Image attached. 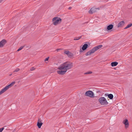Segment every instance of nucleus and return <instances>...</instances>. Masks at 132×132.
<instances>
[{"instance_id":"nucleus-1","label":"nucleus","mask_w":132,"mask_h":132,"mask_svg":"<svg viewBox=\"0 0 132 132\" xmlns=\"http://www.w3.org/2000/svg\"><path fill=\"white\" fill-rule=\"evenodd\" d=\"M73 67L72 63L69 61H66L60 65L58 69L60 70H65L67 71L71 69Z\"/></svg>"},{"instance_id":"nucleus-2","label":"nucleus","mask_w":132,"mask_h":132,"mask_svg":"<svg viewBox=\"0 0 132 132\" xmlns=\"http://www.w3.org/2000/svg\"><path fill=\"white\" fill-rule=\"evenodd\" d=\"M98 101L102 105H107L108 103L106 99L104 97L100 98L98 99Z\"/></svg>"},{"instance_id":"nucleus-3","label":"nucleus","mask_w":132,"mask_h":132,"mask_svg":"<svg viewBox=\"0 0 132 132\" xmlns=\"http://www.w3.org/2000/svg\"><path fill=\"white\" fill-rule=\"evenodd\" d=\"M52 21L53 24L56 25L61 22V19L60 18L55 17L53 18Z\"/></svg>"},{"instance_id":"nucleus-4","label":"nucleus","mask_w":132,"mask_h":132,"mask_svg":"<svg viewBox=\"0 0 132 132\" xmlns=\"http://www.w3.org/2000/svg\"><path fill=\"white\" fill-rule=\"evenodd\" d=\"M85 95L86 96L90 97H94V93L93 92L90 90H89L85 93Z\"/></svg>"},{"instance_id":"nucleus-5","label":"nucleus","mask_w":132,"mask_h":132,"mask_svg":"<svg viewBox=\"0 0 132 132\" xmlns=\"http://www.w3.org/2000/svg\"><path fill=\"white\" fill-rule=\"evenodd\" d=\"M122 123L125 125V127L126 128H127L128 127L129 124L127 119H125L122 122Z\"/></svg>"},{"instance_id":"nucleus-6","label":"nucleus","mask_w":132,"mask_h":132,"mask_svg":"<svg viewBox=\"0 0 132 132\" xmlns=\"http://www.w3.org/2000/svg\"><path fill=\"white\" fill-rule=\"evenodd\" d=\"M88 46V45L87 44H84L83 46H82V49H80V52H82L83 51H84L85 50Z\"/></svg>"},{"instance_id":"nucleus-7","label":"nucleus","mask_w":132,"mask_h":132,"mask_svg":"<svg viewBox=\"0 0 132 132\" xmlns=\"http://www.w3.org/2000/svg\"><path fill=\"white\" fill-rule=\"evenodd\" d=\"M67 70H61L57 71V73L59 75H63L65 74Z\"/></svg>"},{"instance_id":"nucleus-8","label":"nucleus","mask_w":132,"mask_h":132,"mask_svg":"<svg viewBox=\"0 0 132 132\" xmlns=\"http://www.w3.org/2000/svg\"><path fill=\"white\" fill-rule=\"evenodd\" d=\"M97 9L94 7L91 8L89 11V13L92 14L93 13L96 12Z\"/></svg>"},{"instance_id":"nucleus-9","label":"nucleus","mask_w":132,"mask_h":132,"mask_svg":"<svg viewBox=\"0 0 132 132\" xmlns=\"http://www.w3.org/2000/svg\"><path fill=\"white\" fill-rule=\"evenodd\" d=\"M6 41L5 39L2 40L0 42V47H2L6 43Z\"/></svg>"},{"instance_id":"nucleus-10","label":"nucleus","mask_w":132,"mask_h":132,"mask_svg":"<svg viewBox=\"0 0 132 132\" xmlns=\"http://www.w3.org/2000/svg\"><path fill=\"white\" fill-rule=\"evenodd\" d=\"M9 88H8L7 86H6L4 88L2 89L0 91V95L5 92Z\"/></svg>"},{"instance_id":"nucleus-11","label":"nucleus","mask_w":132,"mask_h":132,"mask_svg":"<svg viewBox=\"0 0 132 132\" xmlns=\"http://www.w3.org/2000/svg\"><path fill=\"white\" fill-rule=\"evenodd\" d=\"M105 96H108V98L111 100L112 99L113 97V95L112 94H105Z\"/></svg>"},{"instance_id":"nucleus-12","label":"nucleus","mask_w":132,"mask_h":132,"mask_svg":"<svg viewBox=\"0 0 132 132\" xmlns=\"http://www.w3.org/2000/svg\"><path fill=\"white\" fill-rule=\"evenodd\" d=\"M43 124V123L41 122L40 120L38 119L37 123V125L39 128H40L41 127V126Z\"/></svg>"},{"instance_id":"nucleus-13","label":"nucleus","mask_w":132,"mask_h":132,"mask_svg":"<svg viewBox=\"0 0 132 132\" xmlns=\"http://www.w3.org/2000/svg\"><path fill=\"white\" fill-rule=\"evenodd\" d=\"M125 24V22L123 21H122L119 23L118 24V27H120L123 26Z\"/></svg>"},{"instance_id":"nucleus-14","label":"nucleus","mask_w":132,"mask_h":132,"mask_svg":"<svg viewBox=\"0 0 132 132\" xmlns=\"http://www.w3.org/2000/svg\"><path fill=\"white\" fill-rule=\"evenodd\" d=\"M113 27V25L112 24L109 25L107 27V29L108 30H111Z\"/></svg>"},{"instance_id":"nucleus-15","label":"nucleus","mask_w":132,"mask_h":132,"mask_svg":"<svg viewBox=\"0 0 132 132\" xmlns=\"http://www.w3.org/2000/svg\"><path fill=\"white\" fill-rule=\"evenodd\" d=\"M118 63L116 62H112L111 63V64L112 67L116 66L118 64Z\"/></svg>"},{"instance_id":"nucleus-16","label":"nucleus","mask_w":132,"mask_h":132,"mask_svg":"<svg viewBox=\"0 0 132 132\" xmlns=\"http://www.w3.org/2000/svg\"><path fill=\"white\" fill-rule=\"evenodd\" d=\"M15 83V82L14 81L8 85L7 86L8 88H9L11 87Z\"/></svg>"},{"instance_id":"nucleus-17","label":"nucleus","mask_w":132,"mask_h":132,"mask_svg":"<svg viewBox=\"0 0 132 132\" xmlns=\"http://www.w3.org/2000/svg\"><path fill=\"white\" fill-rule=\"evenodd\" d=\"M96 51H97V50L95 47L90 51L91 53L92 54L94 53Z\"/></svg>"},{"instance_id":"nucleus-18","label":"nucleus","mask_w":132,"mask_h":132,"mask_svg":"<svg viewBox=\"0 0 132 132\" xmlns=\"http://www.w3.org/2000/svg\"><path fill=\"white\" fill-rule=\"evenodd\" d=\"M103 46L102 45H100L96 47H95V48H96L97 50L100 48L102 47Z\"/></svg>"},{"instance_id":"nucleus-19","label":"nucleus","mask_w":132,"mask_h":132,"mask_svg":"<svg viewBox=\"0 0 132 132\" xmlns=\"http://www.w3.org/2000/svg\"><path fill=\"white\" fill-rule=\"evenodd\" d=\"M132 26V24L131 23L129 24L125 28V29H127L128 28Z\"/></svg>"},{"instance_id":"nucleus-20","label":"nucleus","mask_w":132,"mask_h":132,"mask_svg":"<svg viewBox=\"0 0 132 132\" xmlns=\"http://www.w3.org/2000/svg\"><path fill=\"white\" fill-rule=\"evenodd\" d=\"M91 54H92L91 53L90 51H89L86 53V56H88L90 55Z\"/></svg>"},{"instance_id":"nucleus-21","label":"nucleus","mask_w":132,"mask_h":132,"mask_svg":"<svg viewBox=\"0 0 132 132\" xmlns=\"http://www.w3.org/2000/svg\"><path fill=\"white\" fill-rule=\"evenodd\" d=\"M67 55L69 57H71L72 56V54L70 52H69V53L68 54H67Z\"/></svg>"},{"instance_id":"nucleus-22","label":"nucleus","mask_w":132,"mask_h":132,"mask_svg":"<svg viewBox=\"0 0 132 132\" xmlns=\"http://www.w3.org/2000/svg\"><path fill=\"white\" fill-rule=\"evenodd\" d=\"M92 73V71H89V72H87L85 73H84V74L85 75H87V74H91V73Z\"/></svg>"},{"instance_id":"nucleus-23","label":"nucleus","mask_w":132,"mask_h":132,"mask_svg":"<svg viewBox=\"0 0 132 132\" xmlns=\"http://www.w3.org/2000/svg\"><path fill=\"white\" fill-rule=\"evenodd\" d=\"M81 37H75L74 39V40H78L80 39Z\"/></svg>"},{"instance_id":"nucleus-24","label":"nucleus","mask_w":132,"mask_h":132,"mask_svg":"<svg viewBox=\"0 0 132 132\" xmlns=\"http://www.w3.org/2000/svg\"><path fill=\"white\" fill-rule=\"evenodd\" d=\"M69 52H70L68 51H64V53L66 54L67 55L69 53Z\"/></svg>"},{"instance_id":"nucleus-25","label":"nucleus","mask_w":132,"mask_h":132,"mask_svg":"<svg viewBox=\"0 0 132 132\" xmlns=\"http://www.w3.org/2000/svg\"><path fill=\"white\" fill-rule=\"evenodd\" d=\"M24 46H21L20 47L18 50L17 51H19L21 50L23 47Z\"/></svg>"},{"instance_id":"nucleus-26","label":"nucleus","mask_w":132,"mask_h":132,"mask_svg":"<svg viewBox=\"0 0 132 132\" xmlns=\"http://www.w3.org/2000/svg\"><path fill=\"white\" fill-rule=\"evenodd\" d=\"M35 68L34 67H33L31 68L30 70L31 71H32L35 70Z\"/></svg>"},{"instance_id":"nucleus-27","label":"nucleus","mask_w":132,"mask_h":132,"mask_svg":"<svg viewBox=\"0 0 132 132\" xmlns=\"http://www.w3.org/2000/svg\"><path fill=\"white\" fill-rule=\"evenodd\" d=\"M19 70H20L19 69L17 68L13 71V72H17V71H19Z\"/></svg>"},{"instance_id":"nucleus-28","label":"nucleus","mask_w":132,"mask_h":132,"mask_svg":"<svg viewBox=\"0 0 132 132\" xmlns=\"http://www.w3.org/2000/svg\"><path fill=\"white\" fill-rule=\"evenodd\" d=\"M4 129V128H0V132H2Z\"/></svg>"},{"instance_id":"nucleus-29","label":"nucleus","mask_w":132,"mask_h":132,"mask_svg":"<svg viewBox=\"0 0 132 132\" xmlns=\"http://www.w3.org/2000/svg\"><path fill=\"white\" fill-rule=\"evenodd\" d=\"M49 58V57L46 58L45 59V61H48V60Z\"/></svg>"},{"instance_id":"nucleus-30","label":"nucleus","mask_w":132,"mask_h":132,"mask_svg":"<svg viewBox=\"0 0 132 132\" xmlns=\"http://www.w3.org/2000/svg\"><path fill=\"white\" fill-rule=\"evenodd\" d=\"M62 49L61 48H59L56 49V50L57 51H59L62 50Z\"/></svg>"},{"instance_id":"nucleus-31","label":"nucleus","mask_w":132,"mask_h":132,"mask_svg":"<svg viewBox=\"0 0 132 132\" xmlns=\"http://www.w3.org/2000/svg\"><path fill=\"white\" fill-rule=\"evenodd\" d=\"M4 0H0V3H2L3 2Z\"/></svg>"},{"instance_id":"nucleus-32","label":"nucleus","mask_w":132,"mask_h":132,"mask_svg":"<svg viewBox=\"0 0 132 132\" xmlns=\"http://www.w3.org/2000/svg\"><path fill=\"white\" fill-rule=\"evenodd\" d=\"M72 9V7H69L68 9L69 10H71Z\"/></svg>"},{"instance_id":"nucleus-33","label":"nucleus","mask_w":132,"mask_h":132,"mask_svg":"<svg viewBox=\"0 0 132 132\" xmlns=\"http://www.w3.org/2000/svg\"><path fill=\"white\" fill-rule=\"evenodd\" d=\"M96 9H97V10L98 9V10H99V8H96Z\"/></svg>"},{"instance_id":"nucleus-34","label":"nucleus","mask_w":132,"mask_h":132,"mask_svg":"<svg viewBox=\"0 0 132 132\" xmlns=\"http://www.w3.org/2000/svg\"><path fill=\"white\" fill-rule=\"evenodd\" d=\"M11 75H12V74H10V76H11Z\"/></svg>"}]
</instances>
